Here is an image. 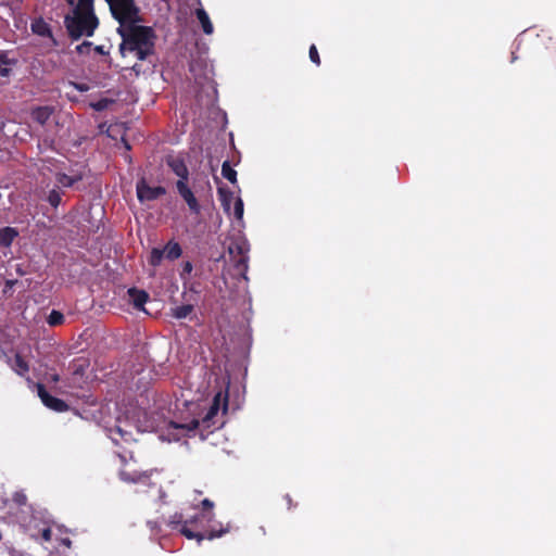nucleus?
I'll use <instances>...</instances> for the list:
<instances>
[{"mask_svg":"<svg viewBox=\"0 0 556 556\" xmlns=\"http://www.w3.org/2000/svg\"><path fill=\"white\" fill-rule=\"evenodd\" d=\"M205 518V515H197L191 517L190 519H185L184 525L179 529V533L187 538L188 540H197L198 544H201V542L205 539L207 540H214L217 538L223 536L225 533L229 531L228 528H220L218 530L211 529L205 530L201 519Z\"/></svg>","mask_w":556,"mask_h":556,"instance_id":"obj_4","label":"nucleus"},{"mask_svg":"<svg viewBox=\"0 0 556 556\" xmlns=\"http://www.w3.org/2000/svg\"><path fill=\"white\" fill-rule=\"evenodd\" d=\"M235 251L240 255L239 260L236 262V268L237 269H247V267H248V257L245 256L247 249L242 244H236L235 247L230 245L229 253H233Z\"/></svg>","mask_w":556,"mask_h":556,"instance_id":"obj_14","label":"nucleus"},{"mask_svg":"<svg viewBox=\"0 0 556 556\" xmlns=\"http://www.w3.org/2000/svg\"><path fill=\"white\" fill-rule=\"evenodd\" d=\"M94 51H96L98 54H101V55H106V54H109V52L104 49V46H96V47H94Z\"/></svg>","mask_w":556,"mask_h":556,"instance_id":"obj_36","label":"nucleus"},{"mask_svg":"<svg viewBox=\"0 0 556 556\" xmlns=\"http://www.w3.org/2000/svg\"><path fill=\"white\" fill-rule=\"evenodd\" d=\"M12 369L18 375L24 377L29 371L28 363L23 358L21 354H15Z\"/></svg>","mask_w":556,"mask_h":556,"instance_id":"obj_17","label":"nucleus"},{"mask_svg":"<svg viewBox=\"0 0 556 556\" xmlns=\"http://www.w3.org/2000/svg\"><path fill=\"white\" fill-rule=\"evenodd\" d=\"M128 295L135 308L144 309L143 306L149 300V294L144 290L130 288L128 289Z\"/></svg>","mask_w":556,"mask_h":556,"instance_id":"obj_10","label":"nucleus"},{"mask_svg":"<svg viewBox=\"0 0 556 556\" xmlns=\"http://www.w3.org/2000/svg\"><path fill=\"white\" fill-rule=\"evenodd\" d=\"M185 522L184 515L181 513H175L168 518L167 526L172 530H178L181 528V526Z\"/></svg>","mask_w":556,"mask_h":556,"instance_id":"obj_23","label":"nucleus"},{"mask_svg":"<svg viewBox=\"0 0 556 556\" xmlns=\"http://www.w3.org/2000/svg\"><path fill=\"white\" fill-rule=\"evenodd\" d=\"M7 285H8V287H12L13 281H10V280H9V281H7Z\"/></svg>","mask_w":556,"mask_h":556,"instance_id":"obj_42","label":"nucleus"},{"mask_svg":"<svg viewBox=\"0 0 556 556\" xmlns=\"http://www.w3.org/2000/svg\"><path fill=\"white\" fill-rule=\"evenodd\" d=\"M308 55H309V60L316 64L317 66L320 65V56H319V53H318V50L316 48L315 45H312L309 47V51H308Z\"/></svg>","mask_w":556,"mask_h":556,"instance_id":"obj_27","label":"nucleus"},{"mask_svg":"<svg viewBox=\"0 0 556 556\" xmlns=\"http://www.w3.org/2000/svg\"><path fill=\"white\" fill-rule=\"evenodd\" d=\"M53 112L54 109L52 106H37L31 110L30 116L35 122L43 126L49 121Z\"/></svg>","mask_w":556,"mask_h":556,"instance_id":"obj_9","label":"nucleus"},{"mask_svg":"<svg viewBox=\"0 0 556 556\" xmlns=\"http://www.w3.org/2000/svg\"><path fill=\"white\" fill-rule=\"evenodd\" d=\"M214 517V514L211 511L208 515H207V521H211Z\"/></svg>","mask_w":556,"mask_h":556,"instance_id":"obj_40","label":"nucleus"},{"mask_svg":"<svg viewBox=\"0 0 556 556\" xmlns=\"http://www.w3.org/2000/svg\"><path fill=\"white\" fill-rule=\"evenodd\" d=\"M41 538L45 542H49L51 541V538H52V531L50 528H45L42 529L41 531Z\"/></svg>","mask_w":556,"mask_h":556,"instance_id":"obj_33","label":"nucleus"},{"mask_svg":"<svg viewBox=\"0 0 556 556\" xmlns=\"http://www.w3.org/2000/svg\"><path fill=\"white\" fill-rule=\"evenodd\" d=\"M148 527L150 528L151 531H155V532H159L160 531V525L157 521H152V520H149L147 522Z\"/></svg>","mask_w":556,"mask_h":556,"instance_id":"obj_34","label":"nucleus"},{"mask_svg":"<svg viewBox=\"0 0 556 556\" xmlns=\"http://www.w3.org/2000/svg\"><path fill=\"white\" fill-rule=\"evenodd\" d=\"M516 60V55L515 53L511 54V62H514Z\"/></svg>","mask_w":556,"mask_h":556,"instance_id":"obj_43","label":"nucleus"},{"mask_svg":"<svg viewBox=\"0 0 556 556\" xmlns=\"http://www.w3.org/2000/svg\"><path fill=\"white\" fill-rule=\"evenodd\" d=\"M164 257L165 256L163 249L153 248L150 253L149 263L150 265L156 267L161 264Z\"/></svg>","mask_w":556,"mask_h":556,"instance_id":"obj_24","label":"nucleus"},{"mask_svg":"<svg viewBox=\"0 0 556 556\" xmlns=\"http://www.w3.org/2000/svg\"><path fill=\"white\" fill-rule=\"evenodd\" d=\"M233 214L237 219L243 217V201L240 198H237L235 201Z\"/></svg>","mask_w":556,"mask_h":556,"instance_id":"obj_26","label":"nucleus"},{"mask_svg":"<svg viewBox=\"0 0 556 556\" xmlns=\"http://www.w3.org/2000/svg\"><path fill=\"white\" fill-rule=\"evenodd\" d=\"M192 268H193V266H192L191 262H189V261L185 262L182 265V275L190 274L192 271Z\"/></svg>","mask_w":556,"mask_h":556,"instance_id":"obj_35","label":"nucleus"},{"mask_svg":"<svg viewBox=\"0 0 556 556\" xmlns=\"http://www.w3.org/2000/svg\"><path fill=\"white\" fill-rule=\"evenodd\" d=\"M13 500L14 502L17 504V505H25L26 502H27V497L25 494L23 493H15L14 496H13Z\"/></svg>","mask_w":556,"mask_h":556,"instance_id":"obj_31","label":"nucleus"},{"mask_svg":"<svg viewBox=\"0 0 556 556\" xmlns=\"http://www.w3.org/2000/svg\"><path fill=\"white\" fill-rule=\"evenodd\" d=\"M47 200L51 206L58 207L62 200L60 191H58L55 189L49 191Z\"/></svg>","mask_w":556,"mask_h":556,"instance_id":"obj_25","label":"nucleus"},{"mask_svg":"<svg viewBox=\"0 0 556 556\" xmlns=\"http://www.w3.org/2000/svg\"><path fill=\"white\" fill-rule=\"evenodd\" d=\"M201 507L204 511H211L214 508V503L208 498H204L201 502Z\"/></svg>","mask_w":556,"mask_h":556,"instance_id":"obj_32","label":"nucleus"},{"mask_svg":"<svg viewBox=\"0 0 556 556\" xmlns=\"http://www.w3.org/2000/svg\"><path fill=\"white\" fill-rule=\"evenodd\" d=\"M7 285H8V287H12L13 281H10V280H9V281H7Z\"/></svg>","mask_w":556,"mask_h":556,"instance_id":"obj_41","label":"nucleus"},{"mask_svg":"<svg viewBox=\"0 0 556 556\" xmlns=\"http://www.w3.org/2000/svg\"><path fill=\"white\" fill-rule=\"evenodd\" d=\"M115 431L123 438L127 432H124L119 427H116Z\"/></svg>","mask_w":556,"mask_h":556,"instance_id":"obj_39","label":"nucleus"},{"mask_svg":"<svg viewBox=\"0 0 556 556\" xmlns=\"http://www.w3.org/2000/svg\"><path fill=\"white\" fill-rule=\"evenodd\" d=\"M222 175L231 184L237 182V172L231 167L229 161H225L222 165Z\"/></svg>","mask_w":556,"mask_h":556,"instance_id":"obj_19","label":"nucleus"},{"mask_svg":"<svg viewBox=\"0 0 556 556\" xmlns=\"http://www.w3.org/2000/svg\"><path fill=\"white\" fill-rule=\"evenodd\" d=\"M16 64V60L9 59L5 53H0V76L8 77L12 72V66Z\"/></svg>","mask_w":556,"mask_h":556,"instance_id":"obj_16","label":"nucleus"},{"mask_svg":"<svg viewBox=\"0 0 556 556\" xmlns=\"http://www.w3.org/2000/svg\"><path fill=\"white\" fill-rule=\"evenodd\" d=\"M31 30L34 34L41 37H52L50 25L42 18H37L31 23Z\"/></svg>","mask_w":556,"mask_h":556,"instance_id":"obj_12","label":"nucleus"},{"mask_svg":"<svg viewBox=\"0 0 556 556\" xmlns=\"http://www.w3.org/2000/svg\"><path fill=\"white\" fill-rule=\"evenodd\" d=\"M111 101L106 98H103V99H100L99 101L94 102L91 104V106L96 110V111H103L108 108L109 103Z\"/></svg>","mask_w":556,"mask_h":556,"instance_id":"obj_29","label":"nucleus"},{"mask_svg":"<svg viewBox=\"0 0 556 556\" xmlns=\"http://www.w3.org/2000/svg\"><path fill=\"white\" fill-rule=\"evenodd\" d=\"M64 315L60 311L52 309L47 318V323L51 327H56L62 325L64 323Z\"/></svg>","mask_w":556,"mask_h":556,"instance_id":"obj_22","label":"nucleus"},{"mask_svg":"<svg viewBox=\"0 0 556 556\" xmlns=\"http://www.w3.org/2000/svg\"><path fill=\"white\" fill-rule=\"evenodd\" d=\"M192 311L193 306L191 304L180 305L173 309V316L177 319H182L189 316Z\"/></svg>","mask_w":556,"mask_h":556,"instance_id":"obj_21","label":"nucleus"},{"mask_svg":"<svg viewBox=\"0 0 556 556\" xmlns=\"http://www.w3.org/2000/svg\"><path fill=\"white\" fill-rule=\"evenodd\" d=\"M114 20L121 22H143L140 8L135 0H105Z\"/></svg>","mask_w":556,"mask_h":556,"instance_id":"obj_5","label":"nucleus"},{"mask_svg":"<svg viewBox=\"0 0 556 556\" xmlns=\"http://www.w3.org/2000/svg\"><path fill=\"white\" fill-rule=\"evenodd\" d=\"M37 391L38 396L41 399L42 403L50 409H53L59 413H63L68 409V405L63 400L50 395L43 384L38 383Z\"/></svg>","mask_w":556,"mask_h":556,"instance_id":"obj_8","label":"nucleus"},{"mask_svg":"<svg viewBox=\"0 0 556 556\" xmlns=\"http://www.w3.org/2000/svg\"><path fill=\"white\" fill-rule=\"evenodd\" d=\"M166 165L178 177L176 181V189L180 198L187 204L191 214H200L201 205L195 194L200 191H194L189 187V169L185 160L181 156L167 155L165 157Z\"/></svg>","mask_w":556,"mask_h":556,"instance_id":"obj_3","label":"nucleus"},{"mask_svg":"<svg viewBox=\"0 0 556 556\" xmlns=\"http://www.w3.org/2000/svg\"><path fill=\"white\" fill-rule=\"evenodd\" d=\"M140 22H121L117 34L122 38L119 53H135L138 60L144 61L155 53L156 34L150 26L139 25Z\"/></svg>","mask_w":556,"mask_h":556,"instance_id":"obj_1","label":"nucleus"},{"mask_svg":"<svg viewBox=\"0 0 556 556\" xmlns=\"http://www.w3.org/2000/svg\"><path fill=\"white\" fill-rule=\"evenodd\" d=\"M285 500H286V502L288 504V508L290 509L293 506L291 496L289 494H286L285 495Z\"/></svg>","mask_w":556,"mask_h":556,"instance_id":"obj_37","label":"nucleus"},{"mask_svg":"<svg viewBox=\"0 0 556 556\" xmlns=\"http://www.w3.org/2000/svg\"><path fill=\"white\" fill-rule=\"evenodd\" d=\"M70 12L64 16V26L72 40L93 36L99 26L94 13L93 0H66Z\"/></svg>","mask_w":556,"mask_h":556,"instance_id":"obj_2","label":"nucleus"},{"mask_svg":"<svg viewBox=\"0 0 556 556\" xmlns=\"http://www.w3.org/2000/svg\"><path fill=\"white\" fill-rule=\"evenodd\" d=\"M197 17L202 26V29L203 31L206 34V35H211L214 30L213 28V24L207 15V13L205 12L204 9H198L197 12Z\"/></svg>","mask_w":556,"mask_h":556,"instance_id":"obj_15","label":"nucleus"},{"mask_svg":"<svg viewBox=\"0 0 556 556\" xmlns=\"http://www.w3.org/2000/svg\"><path fill=\"white\" fill-rule=\"evenodd\" d=\"M17 237L18 231L16 228L10 226L2 227L0 229V249L9 248Z\"/></svg>","mask_w":556,"mask_h":556,"instance_id":"obj_11","label":"nucleus"},{"mask_svg":"<svg viewBox=\"0 0 556 556\" xmlns=\"http://www.w3.org/2000/svg\"><path fill=\"white\" fill-rule=\"evenodd\" d=\"M163 251H164V256L169 261L177 260L182 254V249H181L180 244L176 241H169L164 247Z\"/></svg>","mask_w":556,"mask_h":556,"instance_id":"obj_13","label":"nucleus"},{"mask_svg":"<svg viewBox=\"0 0 556 556\" xmlns=\"http://www.w3.org/2000/svg\"><path fill=\"white\" fill-rule=\"evenodd\" d=\"M218 194H219V199H220V202H222V205L224 207V210L229 213L230 211V202L232 200V192L227 189V188H224V187H219L218 188Z\"/></svg>","mask_w":556,"mask_h":556,"instance_id":"obj_18","label":"nucleus"},{"mask_svg":"<svg viewBox=\"0 0 556 556\" xmlns=\"http://www.w3.org/2000/svg\"><path fill=\"white\" fill-rule=\"evenodd\" d=\"M92 47V42L84 41L80 45L76 46V52L78 54H88Z\"/></svg>","mask_w":556,"mask_h":556,"instance_id":"obj_28","label":"nucleus"},{"mask_svg":"<svg viewBox=\"0 0 556 556\" xmlns=\"http://www.w3.org/2000/svg\"><path fill=\"white\" fill-rule=\"evenodd\" d=\"M62 544L65 545L66 547H71L72 546V541L70 539H63L62 540Z\"/></svg>","mask_w":556,"mask_h":556,"instance_id":"obj_38","label":"nucleus"},{"mask_svg":"<svg viewBox=\"0 0 556 556\" xmlns=\"http://www.w3.org/2000/svg\"><path fill=\"white\" fill-rule=\"evenodd\" d=\"M55 179H56L58 184L63 187H72L75 182L79 181L81 179V177L80 176L73 177V176L66 175L64 173H59V174H56Z\"/></svg>","mask_w":556,"mask_h":556,"instance_id":"obj_20","label":"nucleus"},{"mask_svg":"<svg viewBox=\"0 0 556 556\" xmlns=\"http://www.w3.org/2000/svg\"><path fill=\"white\" fill-rule=\"evenodd\" d=\"M137 198L142 202L154 201L166 194V189L162 186L151 187L144 178H141L136 186Z\"/></svg>","mask_w":556,"mask_h":556,"instance_id":"obj_7","label":"nucleus"},{"mask_svg":"<svg viewBox=\"0 0 556 556\" xmlns=\"http://www.w3.org/2000/svg\"><path fill=\"white\" fill-rule=\"evenodd\" d=\"M220 393L215 394L212 404L210 405L208 410L200 421L199 419L193 418L189 422L186 424H178L175 421H170V427L175 429H182L186 431V433L192 432L197 430L200 426H202L204 429H210L212 426L215 425L213 419L217 416L219 408H220Z\"/></svg>","mask_w":556,"mask_h":556,"instance_id":"obj_6","label":"nucleus"},{"mask_svg":"<svg viewBox=\"0 0 556 556\" xmlns=\"http://www.w3.org/2000/svg\"><path fill=\"white\" fill-rule=\"evenodd\" d=\"M141 478V475H129L126 471L121 472V479L126 482H138Z\"/></svg>","mask_w":556,"mask_h":556,"instance_id":"obj_30","label":"nucleus"}]
</instances>
